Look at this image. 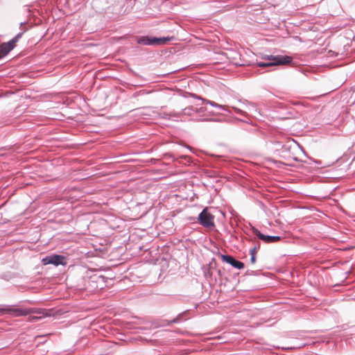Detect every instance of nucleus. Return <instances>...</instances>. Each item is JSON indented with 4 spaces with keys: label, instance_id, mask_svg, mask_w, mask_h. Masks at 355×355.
<instances>
[{
    "label": "nucleus",
    "instance_id": "nucleus-8",
    "mask_svg": "<svg viewBox=\"0 0 355 355\" xmlns=\"http://www.w3.org/2000/svg\"><path fill=\"white\" fill-rule=\"evenodd\" d=\"M220 258L223 261H225L235 268H244V263L239 260L235 259L232 256L220 254Z\"/></svg>",
    "mask_w": 355,
    "mask_h": 355
},
{
    "label": "nucleus",
    "instance_id": "nucleus-17",
    "mask_svg": "<svg viewBox=\"0 0 355 355\" xmlns=\"http://www.w3.org/2000/svg\"><path fill=\"white\" fill-rule=\"evenodd\" d=\"M250 261L252 263H254L256 262V256L252 254L250 257Z\"/></svg>",
    "mask_w": 355,
    "mask_h": 355
},
{
    "label": "nucleus",
    "instance_id": "nucleus-15",
    "mask_svg": "<svg viewBox=\"0 0 355 355\" xmlns=\"http://www.w3.org/2000/svg\"><path fill=\"white\" fill-rule=\"evenodd\" d=\"M42 317L43 316H35V315L31 316L29 320L31 322L37 321V320H40Z\"/></svg>",
    "mask_w": 355,
    "mask_h": 355
},
{
    "label": "nucleus",
    "instance_id": "nucleus-16",
    "mask_svg": "<svg viewBox=\"0 0 355 355\" xmlns=\"http://www.w3.org/2000/svg\"><path fill=\"white\" fill-rule=\"evenodd\" d=\"M257 250V246H254L252 249H251L250 251V255L252 256V254H253V255L256 256Z\"/></svg>",
    "mask_w": 355,
    "mask_h": 355
},
{
    "label": "nucleus",
    "instance_id": "nucleus-14",
    "mask_svg": "<svg viewBox=\"0 0 355 355\" xmlns=\"http://www.w3.org/2000/svg\"><path fill=\"white\" fill-rule=\"evenodd\" d=\"M232 109L234 110V112L236 113V114H241L242 116H247V113L246 112L242 110L241 109H240L239 107H235V106H233L232 107Z\"/></svg>",
    "mask_w": 355,
    "mask_h": 355
},
{
    "label": "nucleus",
    "instance_id": "nucleus-19",
    "mask_svg": "<svg viewBox=\"0 0 355 355\" xmlns=\"http://www.w3.org/2000/svg\"><path fill=\"white\" fill-rule=\"evenodd\" d=\"M98 278H101V279H104V277H102V276H100Z\"/></svg>",
    "mask_w": 355,
    "mask_h": 355
},
{
    "label": "nucleus",
    "instance_id": "nucleus-10",
    "mask_svg": "<svg viewBox=\"0 0 355 355\" xmlns=\"http://www.w3.org/2000/svg\"><path fill=\"white\" fill-rule=\"evenodd\" d=\"M241 103H242L248 110L249 112L252 113L255 117L257 115L261 116V112L259 109L257 107V105L254 103L249 102L247 100H245L243 101H240Z\"/></svg>",
    "mask_w": 355,
    "mask_h": 355
},
{
    "label": "nucleus",
    "instance_id": "nucleus-5",
    "mask_svg": "<svg viewBox=\"0 0 355 355\" xmlns=\"http://www.w3.org/2000/svg\"><path fill=\"white\" fill-rule=\"evenodd\" d=\"M171 39L168 37H149L148 36H143L137 40V43L142 45H159L164 44L169 42Z\"/></svg>",
    "mask_w": 355,
    "mask_h": 355
},
{
    "label": "nucleus",
    "instance_id": "nucleus-3",
    "mask_svg": "<svg viewBox=\"0 0 355 355\" xmlns=\"http://www.w3.org/2000/svg\"><path fill=\"white\" fill-rule=\"evenodd\" d=\"M26 30L17 34L12 40L8 42H4L0 44V54L2 57L8 54L15 46L16 43L22 37Z\"/></svg>",
    "mask_w": 355,
    "mask_h": 355
},
{
    "label": "nucleus",
    "instance_id": "nucleus-7",
    "mask_svg": "<svg viewBox=\"0 0 355 355\" xmlns=\"http://www.w3.org/2000/svg\"><path fill=\"white\" fill-rule=\"evenodd\" d=\"M252 233L256 235L260 240L264 241L266 243H276L281 240V237L279 236L264 235L254 227H252Z\"/></svg>",
    "mask_w": 355,
    "mask_h": 355
},
{
    "label": "nucleus",
    "instance_id": "nucleus-13",
    "mask_svg": "<svg viewBox=\"0 0 355 355\" xmlns=\"http://www.w3.org/2000/svg\"><path fill=\"white\" fill-rule=\"evenodd\" d=\"M294 140L292 141H288L286 144L282 145L280 143L278 144V146H282V149L283 152L289 151L292 147V144H294Z\"/></svg>",
    "mask_w": 355,
    "mask_h": 355
},
{
    "label": "nucleus",
    "instance_id": "nucleus-11",
    "mask_svg": "<svg viewBox=\"0 0 355 355\" xmlns=\"http://www.w3.org/2000/svg\"><path fill=\"white\" fill-rule=\"evenodd\" d=\"M28 315L31 314H37L42 315V316H46L47 314L45 313L46 310L40 308H27Z\"/></svg>",
    "mask_w": 355,
    "mask_h": 355
},
{
    "label": "nucleus",
    "instance_id": "nucleus-4",
    "mask_svg": "<svg viewBox=\"0 0 355 355\" xmlns=\"http://www.w3.org/2000/svg\"><path fill=\"white\" fill-rule=\"evenodd\" d=\"M199 223L206 228H212L215 226L214 216L210 214L207 209H204L198 216Z\"/></svg>",
    "mask_w": 355,
    "mask_h": 355
},
{
    "label": "nucleus",
    "instance_id": "nucleus-18",
    "mask_svg": "<svg viewBox=\"0 0 355 355\" xmlns=\"http://www.w3.org/2000/svg\"><path fill=\"white\" fill-rule=\"evenodd\" d=\"M178 322V319H173V320L171 321V323H175Z\"/></svg>",
    "mask_w": 355,
    "mask_h": 355
},
{
    "label": "nucleus",
    "instance_id": "nucleus-1",
    "mask_svg": "<svg viewBox=\"0 0 355 355\" xmlns=\"http://www.w3.org/2000/svg\"><path fill=\"white\" fill-rule=\"evenodd\" d=\"M187 116L190 119L195 121H209L212 119L206 112L205 107L198 106V105H191L182 110L178 116Z\"/></svg>",
    "mask_w": 355,
    "mask_h": 355
},
{
    "label": "nucleus",
    "instance_id": "nucleus-6",
    "mask_svg": "<svg viewBox=\"0 0 355 355\" xmlns=\"http://www.w3.org/2000/svg\"><path fill=\"white\" fill-rule=\"evenodd\" d=\"M42 262L44 265L53 264L55 266L67 265L65 257L60 254H51L46 256L42 259Z\"/></svg>",
    "mask_w": 355,
    "mask_h": 355
},
{
    "label": "nucleus",
    "instance_id": "nucleus-9",
    "mask_svg": "<svg viewBox=\"0 0 355 355\" xmlns=\"http://www.w3.org/2000/svg\"><path fill=\"white\" fill-rule=\"evenodd\" d=\"M1 313H9L13 316H24L28 315L27 308L19 309V308H11L8 306L7 308L0 309Z\"/></svg>",
    "mask_w": 355,
    "mask_h": 355
},
{
    "label": "nucleus",
    "instance_id": "nucleus-12",
    "mask_svg": "<svg viewBox=\"0 0 355 355\" xmlns=\"http://www.w3.org/2000/svg\"><path fill=\"white\" fill-rule=\"evenodd\" d=\"M198 98H199L200 100H201V101H205L207 103L209 104V105H211L212 107H218V108H219V109H220V110H225V111H226V110H227L225 108V107H224L223 105H219V104H217V103H215V102H214V101H209V100L205 101V100L202 99V98H200V97H199Z\"/></svg>",
    "mask_w": 355,
    "mask_h": 355
},
{
    "label": "nucleus",
    "instance_id": "nucleus-2",
    "mask_svg": "<svg viewBox=\"0 0 355 355\" xmlns=\"http://www.w3.org/2000/svg\"><path fill=\"white\" fill-rule=\"evenodd\" d=\"M263 61L257 63L259 67L265 68L272 66L283 65L291 62L292 57L288 55H267L263 58Z\"/></svg>",
    "mask_w": 355,
    "mask_h": 355
}]
</instances>
